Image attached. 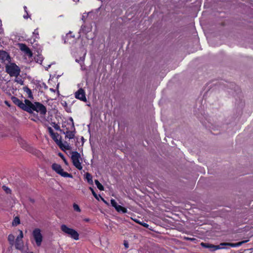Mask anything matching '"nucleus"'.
Returning <instances> with one entry per match:
<instances>
[{"label": "nucleus", "instance_id": "9", "mask_svg": "<svg viewBox=\"0 0 253 253\" xmlns=\"http://www.w3.org/2000/svg\"><path fill=\"white\" fill-rule=\"evenodd\" d=\"M111 204L118 212L122 213L127 212V209L120 205H118L114 199L111 200Z\"/></svg>", "mask_w": 253, "mask_h": 253}, {"label": "nucleus", "instance_id": "33", "mask_svg": "<svg viewBox=\"0 0 253 253\" xmlns=\"http://www.w3.org/2000/svg\"><path fill=\"white\" fill-rule=\"evenodd\" d=\"M27 14L26 15H23V17L25 18V19H27L29 16H28V13H26Z\"/></svg>", "mask_w": 253, "mask_h": 253}, {"label": "nucleus", "instance_id": "34", "mask_svg": "<svg viewBox=\"0 0 253 253\" xmlns=\"http://www.w3.org/2000/svg\"><path fill=\"white\" fill-rule=\"evenodd\" d=\"M29 200L31 202H32V203H34L35 202V200L32 199V198H30L29 199Z\"/></svg>", "mask_w": 253, "mask_h": 253}, {"label": "nucleus", "instance_id": "24", "mask_svg": "<svg viewBox=\"0 0 253 253\" xmlns=\"http://www.w3.org/2000/svg\"><path fill=\"white\" fill-rule=\"evenodd\" d=\"M19 223H20V219H19V217H15L13 221V225H17Z\"/></svg>", "mask_w": 253, "mask_h": 253}, {"label": "nucleus", "instance_id": "11", "mask_svg": "<svg viewBox=\"0 0 253 253\" xmlns=\"http://www.w3.org/2000/svg\"><path fill=\"white\" fill-rule=\"evenodd\" d=\"M19 107L23 110L31 113V106L32 105V103L29 100H25V103L21 102L19 104Z\"/></svg>", "mask_w": 253, "mask_h": 253}, {"label": "nucleus", "instance_id": "37", "mask_svg": "<svg viewBox=\"0 0 253 253\" xmlns=\"http://www.w3.org/2000/svg\"><path fill=\"white\" fill-rule=\"evenodd\" d=\"M5 103L8 106H9V104H8V103L7 101H5Z\"/></svg>", "mask_w": 253, "mask_h": 253}, {"label": "nucleus", "instance_id": "20", "mask_svg": "<svg viewBox=\"0 0 253 253\" xmlns=\"http://www.w3.org/2000/svg\"><path fill=\"white\" fill-rule=\"evenodd\" d=\"M14 239H15V237L14 235H13L12 234H10L8 236V241L9 242L10 245H13L14 244Z\"/></svg>", "mask_w": 253, "mask_h": 253}, {"label": "nucleus", "instance_id": "23", "mask_svg": "<svg viewBox=\"0 0 253 253\" xmlns=\"http://www.w3.org/2000/svg\"><path fill=\"white\" fill-rule=\"evenodd\" d=\"M15 77V82L17 83L18 84L22 85L23 84V80L18 77V76H16V77Z\"/></svg>", "mask_w": 253, "mask_h": 253}, {"label": "nucleus", "instance_id": "1", "mask_svg": "<svg viewBox=\"0 0 253 253\" xmlns=\"http://www.w3.org/2000/svg\"><path fill=\"white\" fill-rule=\"evenodd\" d=\"M247 242L248 240H244L236 243H222L218 246L213 245L209 243H201V245L204 248L209 249L211 251H214L218 249H226V248L224 246L238 247L242 245L243 244L247 243Z\"/></svg>", "mask_w": 253, "mask_h": 253}, {"label": "nucleus", "instance_id": "3", "mask_svg": "<svg viewBox=\"0 0 253 253\" xmlns=\"http://www.w3.org/2000/svg\"><path fill=\"white\" fill-rule=\"evenodd\" d=\"M60 228L64 234L68 235L72 239L75 240L79 239V234L75 229L69 227L65 224H62Z\"/></svg>", "mask_w": 253, "mask_h": 253}, {"label": "nucleus", "instance_id": "31", "mask_svg": "<svg viewBox=\"0 0 253 253\" xmlns=\"http://www.w3.org/2000/svg\"><path fill=\"white\" fill-rule=\"evenodd\" d=\"M3 188L6 191V193H9L10 191V190L5 186H3Z\"/></svg>", "mask_w": 253, "mask_h": 253}, {"label": "nucleus", "instance_id": "40", "mask_svg": "<svg viewBox=\"0 0 253 253\" xmlns=\"http://www.w3.org/2000/svg\"><path fill=\"white\" fill-rule=\"evenodd\" d=\"M64 161L66 165H67V163L65 159H64Z\"/></svg>", "mask_w": 253, "mask_h": 253}, {"label": "nucleus", "instance_id": "7", "mask_svg": "<svg viewBox=\"0 0 253 253\" xmlns=\"http://www.w3.org/2000/svg\"><path fill=\"white\" fill-rule=\"evenodd\" d=\"M32 236L35 241L37 246L40 247L41 245L43 240L41 230L38 228H35L32 232Z\"/></svg>", "mask_w": 253, "mask_h": 253}, {"label": "nucleus", "instance_id": "35", "mask_svg": "<svg viewBox=\"0 0 253 253\" xmlns=\"http://www.w3.org/2000/svg\"><path fill=\"white\" fill-rule=\"evenodd\" d=\"M24 10H25V12H26V13H28V12H27V7H26V6H24Z\"/></svg>", "mask_w": 253, "mask_h": 253}, {"label": "nucleus", "instance_id": "21", "mask_svg": "<svg viewBox=\"0 0 253 253\" xmlns=\"http://www.w3.org/2000/svg\"><path fill=\"white\" fill-rule=\"evenodd\" d=\"M95 183L97 186V187L100 190H104V187L103 185L99 182L98 180H95Z\"/></svg>", "mask_w": 253, "mask_h": 253}, {"label": "nucleus", "instance_id": "38", "mask_svg": "<svg viewBox=\"0 0 253 253\" xmlns=\"http://www.w3.org/2000/svg\"><path fill=\"white\" fill-rule=\"evenodd\" d=\"M3 31L2 29L0 28V33H2Z\"/></svg>", "mask_w": 253, "mask_h": 253}, {"label": "nucleus", "instance_id": "6", "mask_svg": "<svg viewBox=\"0 0 253 253\" xmlns=\"http://www.w3.org/2000/svg\"><path fill=\"white\" fill-rule=\"evenodd\" d=\"M30 109L31 113H32L33 111H36L43 115H44L46 113L45 107L39 102L32 103V105L31 106Z\"/></svg>", "mask_w": 253, "mask_h": 253}, {"label": "nucleus", "instance_id": "22", "mask_svg": "<svg viewBox=\"0 0 253 253\" xmlns=\"http://www.w3.org/2000/svg\"><path fill=\"white\" fill-rule=\"evenodd\" d=\"M25 91H26V92L28 94V96L29 98H33V95H32V91H31V90L29 88H26L25 89Z\"/></svg>", "mask_w": 253, "mask_h": 253}, {"label": "nucleus", "instance_id": "5", "mask_svg": "<svg viewBox=\"0 0 253 253\" xmlns=\"http://www.w3.org/2000/svg\"><path fill=\"white\" fill-rule=\"evenodd\" d=\"M51 168L53 170L55 171L57 173L60 175L61 176L64 177H70L72 178V174L68 173L67 172L64 171L61 166L56 163H54L52 165Z\"/></svg>", "mask_w": 253, "mask_h": 253}, {"label": "nucleus", "instance_id": "10", "mask_svg": "<svg viewBox=\"0 0 253 253\" xmlns=\"http://www.w3.org/2000/svg\"><path fill=\"white\" fill-rule=\"evenodd\" d=\"M75 95L76 98L80 99L81 101L84 102H86L87 101L85 91L83 88H80L77 92H76Z\"/></svg>", "mask_w": 253, "mask_h": 253}, {"label": "nucleus", "instance_id": "26", "mask_svg": "<svg viewBox=\"0 0 253 253\" xmlns=\"http://www.w3.org/2000/svg\"><path fill=\"white\" fill-rule=\"evenodd\" d=\"M84 57L80 58V59H76V61L79 63L81 65L84 63Z\"/></svg>", "mask_w": 253, "mask_h": 253}, {"label": "nucleus", "instance_id": "2", "mask_svg": "<svg viewBox=\"0 0 253 253\" xmlns=\"http://www.w3.org/2000/svg\"><path fill=\"white\" fill-rule=\"evenodd\" d=\"M5 71L10 77H16L19 75L21 70L15 63L9 62L5 65Z\"/></svg>", "mask_w": 253, "mask_h": 253}, {"label": "nucleus", "instance_id": "30", "mask_svg": "<svg viewBox=\"0 0 253 253\" xmlns=\"http://www.w3.org/2000/svg\"><path fill=\"white\" fill-rule=\"evenodd\" d=\"M15 103L18 106H19L20 105V103H21L22 102L21 101H20L19 99H16L15 101H14Z\"/></svg>", "mask_w": 253, "mask_h": 253}, {"label": "nucleus", "instance_id": "25", "mask_svg": "<svg viewBox=\"0 0 253 253\" xmlns=\"http://www.w3.org/2000/svg\"><path fill=\"white\" fill-rule=\"evenodd\" d=\"M73 208H74V210L76 211H78V212H81V209L79 207V206L76 204H73Z\"/></svg>", "mask_w": 253, "mask_h": 253}, {"label": "nucleus", "instance_id": "36", "mask_svg": "<svg viewBox=\"0 0 253 253\" xmlns=\"http://www.w3.org/2000/svg\"><path fill=\"white\" fill-rule=\"evenodd\" d=\"M84 220L86 222H88L89 221V219L88 218H85L84 219Z\"/></svg>", "mask_w": 253, "mask_h": 253}, {"label": "nucleus", "instance_id": "4", "mask_svg": "<svg viewBox=\"0 0 253 253\" xmlns=\"http://www.w3.org/2000/svg\"><path fill=\"white\" fill-rule=\"evenodd\" d=\"M71 159L74 166L79 170H81L83 167L81 165L82 160L80 154L77 152H73L72 153Z\"/></svg>", "mask_w": 253, "mask_h": 253}, {"label": "nucleus", "instance_id": "8", "mask_svg": "<svg viewBox=\"0 0 253 253\" xmlns=\"http://www.w3.org/2000/svg\"><path fill=\"white\" fill-rule=\"evenodd\" d=\"M23 234L21 230H19V235L17 237L15 241V246L17 249L21 250L23 249L24 245L22 241Z\"/></svg>", "mask_w": 253, "mask_h": 253}, {"label": "nucleus", "instance_id": "39", "mask_svg": "<svg viewBox=\"0 0 253 253\" xmlns=\"http://www.w3.org/2000/svg\"><path fill=\"white\" fill-rule=\"evenodd\" d=\"M102 200L103 201V202L106 203V204H107V203L102 198Z\"/></svg>", "mask_w": 253, "mask_h": 253}, {"label": "nucleus", "instance_id": "29", "mask_svg": "<svg viewBox=\"0 0 253 253\" xmlns=\"http://www.w3.org/2000/svg\"><path fill=\"white\" fill-rule=\"evenodd\" d=\"M124 245L126 249H127L129 247V244L127 241H124Z\"/></svg>", "mask_w": 253, "mask_h": 253}, {"label": "nucleus", "instance_id": "12", "mask_svg": "<svg viewBox=\"0 0 253 253\" xmlns=\"http://www.w3.org/2000/svg\"><path fill=\"white\" fill-rule=\"evenodd\" d=\"M19 47L20 50L23 51L29 57H31L33 55V53L30 48L24 43H19Z\"/></svg>", "mask_w": 253, "mask_h": 253}, {"label": "nucleus", "instance_id": "28", "mask_svg": "<svg viewBox=\"0 0 253 253\" xmlns=\"http://www.w3.org/2000/svg\"><path fill=\"white\" fill-rule=\"evenodd\" d=\"M89 189H90V190L92 192V193L93 194V195L94 196V197L96 199H98V196L97 195V194L95 193V192L94 191L93 189L91 188V187H90Z\"/></svg>", "mask_w": 253, "mask_h": 253}, {"label": "nucleus", "instance_id": "32", "mask_svg": "<svg viewBox=\"0 0 253 253\" xmlns=\"http://www.w3.org/2000/svg\"><path fill=\"white\" fill-rule=\"evenodd\" d=\"M140 224H141L142 225H143L144 227H148V224L146 223H139Z\"/></svg>", "mask_w": 253, "mask_h": 253}, {"label": "nucleus", "instance_id": "16", "mask_svg": "<svg viewBox=\"0 0 253 253\" xmlns=\"http://www.w3.org/2000/svg\"><path fill=\"white\" fill-rule=\"evenodd\" d=\"M51 136L54 141L56 142L57 145L61 143V136L57 133L53 134V135H52Z\"/></svg>", "mask_w": 253, "mask_h": 253}, {"label": "nucleus", "instance_id": "27", "mask_svg": "<svg viewBox=\"0 0 253 253\" xmlns=\"http://www.w3.org/2000/svg\"><path fill=\"white\" fill-rule=\"evenodd\" d=\"M48 132L49 133L50 136L53 135V134L55 133V132H53V130L52 129V128L51 127H48Z\"/></svg>", "mask_w": 253, "mask_h": 253}, {"label": "nucleus", "instance_id": "14", "mask_svg": "<svg viewBox=\"0 0 253 253\" xmlns=\"http://www.w3.org/2000/svg\"><path fill=\"white\" fill-rule=\"evenodd\" d=\"M10 57L8 53L4 51H0V60L4 62L9 61Z\"/></svg>", "mask_w": 253, "mask_h": 253}, {"label": "nucleus", "instance_id": "13", "mask_svg": "<svg viewBox=\"0 0 253 253\" xmlns=\"http://www.w3.org/2000/svg\"><path fill=\"white\" fill-rule=\"evenodd\" d=\"M92 30V26L90 24H86L81 27L80 32L87 34Z\"/></svg>", "mask_w": 253, "mask_h": 253}, {"label": "nucleus", "instance_id": "19", "mask_svg": "<svg viewBox=\"0 0 253 253\" xmlns=\"http://www.w3.org/2000/svg\"><path fill=\"white\" fill-rule=\"evenodd\" d=\"M85 178L87 180L88 182L90 184H92L93 181L92 179V176L89 173H86L85 174Z\"/></svg>", "mask_w": 253, "mask_h": 253}, {"label": "nucleus", "instance_id": "17", "mask_svg": "<svg viewBox=\"0 0 253 253\" xmlns=\"http://www.w3.org/2000/svg\"><path fill=\"white\" fill-rule=\"evenodd\" d=\"M62 150H69L70 146L67 142L62 143V141L61 143L57 145Z\"/></svg>", "mask_w": 253, "mask_h": 253}, {"label": "nucleus", "instance_id": "15", "mask_svg": "<svg viewBox=\"0 0 253 253\" xmlns=\"http://www.w3.org/2000/svg\"><path fill=\"white\" fill-rule=\"evenodd\" d=\"M39 38V32L38 30L36 29L33 33V37L31 39H29L28 42H30L31 43H33L36 41V40L38 39Z\"/></svg>", "mask_w": 253, "mask_h": 253}, {"label": "nucleus", "instance_id": "18", "mask_svg": "<svg viewBox=\"0 0 253 253\" xmlns=\"http://www.w3.org/2000/svg\"><path fill=\"white\" fill-rule=\"evenodd\" d=\"M65 134L66 137L69 139H72L75 136L74 132L71 131H67Z\"/></svg>", "mask_w": 253, "mask_h": 253}]
</instances>
